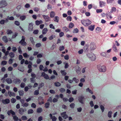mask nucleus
I'll list each match as a JSON object with an SVG mask.
<instances>
[{
  "mask_svg": "<svg viewBox=\"0 0 121 121\" xmlns=\"http://www.w3.org/2000/svg\"><path fill=\"white\" fill-rule=\"evenodd\" d=\"M82 24L85 26H88L91 23V22L88 19H83L81 21Z\"/></svg>",
  "mask_w": 121,
  "mask_h": 121,
  "instance_id": "obj_1",
  "label": "nucleus"
},
{
  "mask_svg": "<svg viewBox=\"0 0 121 121\" xmlns=\"http://www.w3.org/2000/svg\"><path fill=\"white\" fill-rule=\"evenodd\" d=\"M97 67L99 71L104 72L106 71V67L104 65L101 66L99 65L97 66Z\"/></svg>",
  "mask_w": 121,
  "mask_h": 121,
  "instance_id": "obj_2",
  "label": "nucleus"
},
{
  "mask_svg": "<svg viewBox=\"0 0 121 121\" xmlns=\"http://www.w3.org/2000/svg\"><path fill=\"white\" fill-rule=\"evenodd\" d=\"M22 39L20 41L19 43L21 44V45L23 46H25L27 45L25 41V38L24 36H22Z\"/></svg>",
  "mask_w": 121,
  "mask_h": 121,
  "instance_id": "obj_3",
  "label": "nucleus"
},
{
  "mask_svg": "<svg viewBox=\"0 0 121 121\" xmlns=\"http://www.w3.org/2000/svg\"><path fill=\"white\" fill-rule=\"evenodd\" d=\"M7 5V3L5 1L2 0L0 2V8L4 7Z\"/></svg>",
  "mask_w": 121,
  "mask_h": 121,
  "instance_id": "obj_4",
  "label": "nucleus"
},
{
  "mask_svg": "<svg viewBox=\"0 0 121 121\" xmlns=\"http://www.w3.org/2000/svg\"><path fill=\"white\" fill-rule=\"evenodd\" d=\"M78 98V100L79 102L82 104H83L85 99L83 96V95H81L79 96Z\"/></svg>",
  "mask_w": 121,
  "mask_h": 121,
  "instance_id": "obj_5",
  "label": "nucleus"
},
{
  "mask_svg": "<svg viewBox=\"0 0 121 121\" xmlns=\"http://www.w3.org/2000/svg\"><path fill=\"white\" fill-rule=\"evenodd\" d=\"M42 16L46 22H48L50 21L51 18L48 16L43 15Z\"/></svg>",
  "mask_w": 121,
  "mask_h": 121,
  "instance_id": "obj_6",
  "label": "nucleus"
},
{
  "mask_svg": "<svg viewBox=\"0 0 121 121\" xmlns=\"http://www.w3.org/2000/svg\"><path fill=\"white\" fill-rule=\"evenodd\" d=\"M26 111V108L24 109L22 108H20L19 110V113L21 115H22L23 114L24 112H25Z\"/></svg>",
  "mask_w": 121,
  "mask_h": 121,
  "instance_id": "obj_7",
  "label": "nucleus"
},
{
  "mask_svg": "<svg viewBox=\"0 0 121 121\" xmlns=\"http://www.w3.org/2000/svg\"><path fill=\"white\" fill-rule=\"evenodd\" d=\"M61 115L65 119H66L68 117V116L66 114V112H65L61 113Z\"/></svg>",
  "mask_w": 121,
  "mask_h": 121,
  "instance_id": "obj_8",
  "label": "nucleus"
},
{
  "mask_svg": "<svg viewBox=\"0 0 121 121\" xmlns=\"http://www.w3.org/2000/svg\"><path fill=\"white\" fill-rule=\"evenodd\" d=\"M2 102L3 104H9L10 103V101L9 99H3Z\"/></svg>",
  "mask_w": 121,
  "mask_h": 121,
  "instance_id": "obj_9",
  "label": "nucleus"
},
{
  "mask_svg": "<svg viewBox=\"0 0 121 121\" xmlns=\"http://www.w3.org/2000/svg\"><path fill=\"white\" fill-rule=\"evenodd\" d=\"M90 49L91 50H93L96 48V46L94 43H91L90 45Z\"/></svg>",
  "mask_w": 121,
  "mask_h": 121,
  "instance_id": "obj_10",
  "label": "nucleus"
},
{
  "mask_svg": "<svg viewBox=\"0 0 121 121\" xmlns=\"http://www.w3.org/2000/svg\"><path fill=\"white\" fill-rule=\"evenodd\" d=\"M33 24L32 23H29V26L28 28V30L30 31L32 30L33 29Z\"/></svg>",
  "mask_w": 121,
  "mask_h": 121,
  "instance_id": "obj_11",
  "label": "nucleus"
},
{
  "mask_svg": "<svg viewBox=\"0 0 121 121\" xmlns=\"http://www.w3.org/2000/svg\"><path fill=\"white\" fill-rule=\"evenodd\" d=\"M7 113L9 116H10L11 115V114L12 115H14L15 114V112L12 110L8 111L7 112Z\"/></svg>",
  "mask_w": 121,
  "mask_h": 121,
  "instance_id": "obj_12",
  "label": "nucleus"
},
{
  "mask_svg": "<svg viewBox=\"0 0 121 121\" xmlns=\"http://www.w3.org/2000/svg\"><path fill=\"white\" fill-rule=\"evenodd\" d=\"M13 82L15 84H19L21 82V81L20 79H19L16 78L14 79L13 80Z\"/></svg>",
  "mask_w": 121,
  "mask_h": 121,
  "instance_id": "obj_13",
  "label": "nucleus"
},
{
  "mask_svg": "<svg viewBox=\"0 0 121 121\" xmlns=\"http://www.w3.org/2000/svg\"><path fill=\"white\" fill-rule=\"evenodd\" d=\"M2 39L5 43H7L8 41V39L6 36H4L2 37Z\"/></svg>",
  "mask_w": 121,
  "mask_h": 121,
  "instance_id": "obj_14",
  "label": "nucleus"
},
{
  "mask_svg": "<svg viewBox=\"0 0 121 121\" xmlns=\"http://www.w3.org/2000/svg\"><path fill=\"white\" fill-rule=\"evenodd\" d=\"M8 94L10 97H11L12 96L15 97V93L13 92H11L10 91H9Z\"/></svg>",
  "mask_w": 121,
  "mask_h": 121,
  "instance_id": "obj_15",
  "label": "nucleus"
},
{
  "mask_svg": "<svg viewBox=\"0 0 121 121\" xmlns=\"http://www.w3.org/2000/svg\"><path fill=\"white\" fill-rule=\"evenodd\" d=\"M59 18L58 16H56L53 17V20L57 22H59Z\"/></svg>",
  "mask_w": 121,
  "mask_h": 121,
  "instance_id": "obj_16",
  "label": "nucleus"
},
{
  "mask_svg": "<svg viewBox=\"0 0 121 121\" xmlns=\"http://www.w3.org/2000/svg\"><path fill=\"white\" fill-rule=\"evenodd\" d=\"M50 17L51 18H53L55 15V13L54 11H51L50 13Z\"/></svg>",
  "mask_w": 121,
  "mask_h": 121,
  "instance_id": "obj_17",
  "label": "nucleus"
},
{
  "mask_svg": "<svg viewBox=\"0 0 121 121\" xmlns=\"http://www.w3.org/2000/svg\"><path fill=\"white\" fill-rule=\"evenodd\" d=\"M95 26V25L93 26L91 25L88 27V29L91 31H92L94 28Z\"/></svg>",
  "mask_w": 121,
  "mask_h": 121,
  "instance_id": "obj_18",
  "label": "nucleus"
},
{
  "mask_svg": "<svg viewBox=\"0 0 121 121\" xmlns=\"http://www.w3.org/2000/svg\"><path fill=\"white\" fill-rule=\"evenodd\" d=\"M6 81L8 84H11L12 82V80L10 78H7L6 80Z\"/></svg>",
  "mask_w": 121,
  "mask_h": 121,
  "instance_id": "obj_19",
  "label": "nucleus"
},
{
  "mask_svg": "<svg viewBox=\"0 0 121 121\" xmlns=\"http://www.w3.org/2000/svg\"><path fill=\"white\" fill-rule=\"evenodd\" d=\"M112 48L113 50L115 52H117L118 50L117 49V47L116 46L115 44H114L113 45L112 47Z\"/></svg>",
  "mask_w": 121,
  "mask_h": 121,
  "instance_id": "obj_20",
  "label": "nucleus"
},
{
  "mask_svg": "<svg viewBox=\"0 0 121 121\" xmlns=\"http://www.w3.org/2000/svg\"><path fill=\"white\" fill-rule=\"evenodd\" d=\"M43 22L42 20L38 21L37 20L35 21V24L37 25H39V24L42 23Z\"/></svg>",
  "mask_w": 121,
  "mask_h": 121,
  "instance_id": "obj_21",
  "label": "nucleus"
},
{
  "mask_svg": "<svg viewBox=\"0 0 121 121\" xmlns=\"http://www.w3.org/2000/svg\"><path fill=\"white\" fill-rule=\"evenodd\" d=\"M105 3L104 2L100 1L99 2V6L100 7L105 6Z\"/></svg>",
  "mask_w": 121,
  "mask_h": 121,
  "instance_id": "obj_22",
  "label": "nucleus"
},
{
  "mask_svg": "<svg viewBox=\"0 0 121 121\" xmlns=\"http://www.w3.org/2000/svg\"><path fill=\"white\" fill-rule=\"evenodd\" d=\"M62 29L63 31L66 32H67L69 31V29L65 26L63 27Z\"/></svg>",
  "mask_w": 121,
  "mask_h": 121,
  "instance_id": "obj_23",
  "label": "nucleus"
},
{
  "mask_svg": "<svg viewBox=\"0 0 121 121\" xmlns=\"http://www.w3.org/2000/svg\"><path fill=\"white\" fill-rule=\"evenodd\" d=\"M48 31V29L47 28H44L42 30V33L43 35L46 34Z\"/></svg>",
  "mask_w": 121,
  "mask_h": 121,
  "instance_id": "obj_24",
  "label": "nucleus"
},
{
  "mask_svg": "<svg viewBox=\"0 0 121 121\" xmlns=\"http://www.w3.org/2000/svg\"><path fill=\"white\" fill-rule=\"evenodd\" d=\"M26 18V17L25 15H22L20 16V18L21 21L24 20Z\"/></svg>",
  "mask_w": 121,
  "mask_h": 121,
  "instance_id": "obj_25",
  "label": "nucleus"
},
{
  "mask_svg": "<svg viewBox=\"0 0 121 121\" xmlns=\"http://www.w3.org/2000/svg\"><path fill=\"white\" fill-rule=\"evenodd\" d=\"M60 72L62 76H65L67 74L65 72V70H61Z\"/></svg>",
  "mask_w": 121,
  "mask_h": 121,
  "instance_id": "obj_26",
  "label": "nucleus"
},
{
  "mask_svg": "<svg viewBox=\"0 0 121 121\" xmlns=\"http://www.w3.org/2000/svg\"><path fill=\"white\" fill-rule=\"evenodd\" d=\"M54 85L58 87L61 85V84L59 82H55Z\"/></svg>",
  "mask_w": 121,
  "mask_h": 121,
  "instance_id": "obj_27",
  "label": "nucleus"
},
{
  "mask_svg": "<svg viewBox=\"0 0 121 121\" xmlns=\"http://www.w3.org/2000/svg\"><path fill=\"white\" fill-rule=\"evenodd\" d=\"M30 40L31 42V43L33 45H35V42L34 41L33 38L32 37H31L30 38Z\"/></svg>",
  "mask_w": 121,
  "mask_h": 121,
  "instance_id": "obj_28",
  "label": "nucleus"
},
{
  "mask_svg": "<svg viewBox=\"0 0 121 121\" xmlns=\"http://www.w3.org/2000/svg\"><path fill=\"white\" fill-rule=\"evenodd\" d=\"M101 30V28L99 27H97L96 29V33H98L100 32Z\"/></svg>",
  "mask_w": 121,
  "mask_h": 121,
  "instance_id": "obj_29",
  "label": "nucleus"
},
{
  "mask_svg": "<svg viewBox=\"0 0 121 121\" xmlns=\"http://www.w3.org/2000/svg\"><path fill=\"white\" fill-rule=\"evenodd\" d=\"M9 56L11 58H13L14 57L15 54L14 53L11 52L9 54Z\"/></svg>",
  "mask_w": 121,
  "mask_h": 121,
  "instance_id": "obj_30",
  "label": "nucleus"
},
{
  "mask_svg": "<svg viewBox=\"0 0 121 121\" xmlns=\"http://www.w3.org/2000/svg\"><path fill=\"white\" fill-rule=\"evenodd\" d=\"M92 56L91 58L90 59L92 60V61H94L96 59V57L95 55L93 54H92Z\"/></svg>",
  "mask_w": 121,
  "mask_h": 121,
  "instance_id": "obj_31",
  "label": "nucleus"
},
{
  "mask_svg": "<svg viewBox=\"0 0 121 121\" xmlns=\"http://www.w3.org/2000/svg\"><path fill=\"white\" fill-rule=\"evenodd\" d=\"M50 103L49 102H48L46 103L45 104V107L47 108H48L50 105Z\"/></svg>",
  "mask_w": 121,
  "mask_h": 121,
  "instance_id": "obj_32",
  "label": "nucleus"
},
{
  "mask_svg": "<svg viewBox=\"0 0 121 121\" xmlns=\"http://www.w3.org/2000/svg\"><path fill=\"white\" fill-rule=\"evenodd\" d=\"M43 111L42 109L41 108H39L37 109V112L38 113H40Z\"/></svg>",
  "mask_w": 121,
  "mask_h": 121,
  "instance_id": "obj_33",
  "label": "nucleus"
},
{
  "mask_svg": "<svg viewBox=\"0 0 121 121\" xmlns=\"http://www.w3.org/2000/svg\"><path fill=\"white\" fill-rule=\"evenodd\" d=\"M76 71L78 74H80L81 73L80 68L78 67V69H76Z\"/></svg>",
  "mask_w": 121,
  "mask_h": 121,
  "instance_id": "obj_34",
  "label": "nucleus"
},
{
  "mask_svg": "<svg viewBox=\"0 0 121 121\" xmlns=\"http://www.w3.org/2000/svg\"><path fill=\"white\" fill-rule=\"evenodd\" d=\"M116 10V8L114 7H112L110 12L111 13H112L113 12H115Z\"/></svg>",
  "mask_w": 121,
  "mask_h": 121,
  "instance_id": "obj_35",
  "label": "nucleus"
},
{
  "mask_svg": "<svg viewBox=\"0 0 121 121\" xmlns=\"http://www.w3.org/2000/svg\"><path fill=\"white\" fill-rule=\"evenodd\" d=\"M13 32L11 30L8 29L6 31V33L8 35H10L13 33Z\"/></svg>",
  "mask_w": 121,
  "mask_h": 121,
  "instance_id": "obj_36",
  "label": "nucleus"
},
{
  "mask_svg": "<svg viewBox=\"0 0 121 121\" xmlns=\"http://www.w3.org/2000/svg\"><path fill=\"white\" fill-rule=\"evenodd\" d=\"M21 119L25 121L27 120V118L26 116L23 115Z\"/></svg>",
  "mask_w": 121,
  "mask_h": 121,
  "instance_id": "obj_37",
  "label": "nucleus"
},
{
  "mask_svg": "<svg viewBox=\"0 0 121 121\" xmlns=\"http://www.w3.org/2000/svg\"><path fill=\"white\" fill-rule=\"evenodd\" d=\"M86 92H88L89 93H91V94H93V92L92 91L89 89V88H88L86 89Z\"/></svg>",
  "mask_w": 121,
  "mask_h": 121,
  "instance_id": "obj_38",
  "label": "nucleus"
},
{
  "mask_svg": "<svg viewBox=\"0 0 121 121\" xmlns=\"http://www.w3.org/2000/svg\"><path fill=\"white\" fill-rule=\"evenodd\" d=\"M19 95L21 96H22L24 94V91L22 90H20L18 91Z\"/></svg>",
  "mask_w": 121,
  "mask_h": 121,
  "instance_id": "obj_39",
  "label": "nucleus"
},
{
  "mask_svg": "<svg viewBox=\"0 0 121 121\" xmlns=\"http://www.w3.org/2000/svg\"><path fill=\"white\" fill-rule=\"evenodd\" d=\"M73 81H74L76 83H78L79 81V80L78 79H77L75 77H74L72 79Z\"/></svg>",
  "mask_w": 121,
  "mask_h": 121,
  "instance_id": "obj_40",
  "label": "nucleus"
},
{
  "mask_svg": "<svg viewBox=\"0 0 121 121\" xmlns=\"http://www.w3.org/2000/svg\"><path fill=\"white\" fill-rule=\"evenodd\" d=\"M12 116L13 117V119L14 120V121H17L18 120L19 118L16 116H13V115H12Z\"/></svg>",
  "mask_w": 121,
  "mask_h": 121,
  "instance_id": "obj_41",
  "label": "nucleus"
},
{
  "mask_svg": "<svg viewBox=\"0 0 121 121\" xmlns=\"http://www.w3.org/2000/svg\"><path fill=\"white\" fill-rule=\"evenodd\" d=\"M78 30L77 28L74 29L73 31V33H78Z\"/></svg>",
  "mask_w": 121,
  "mask_h": 121,
  "instance_id": "obj_42",
  "label": "nucleus"
},
{
  "mask_svg": "<svg viewBox=\"0 0 121 121\" xmlns=\"http://www.w3.org/2000/svg\"><path fill=\"white\" fill-rule=\"evenodd\" d=\"M93 54V53H89L87 54V55L88 58H89V59H90L91 58L92 56V54Z\"/></svg>",
  "mask_w": 121,
  "mask_h": 121,
  "instance_id": "obj_43",
  "label": "nucleus"
},
{
  "mask_svg": "<svg viewBox=\"0 0 121 121\" xmlns=\"http://www.w3.org/2000/svg\"><path fill=\"white\" fill-rule=\"evenodd\" d=\"M74 26V24L72 23H70L69 25V28L71 29Z\"/></svg>",
  "mask_w": 121,
  "mask_h": 121,
  "instance_id": "obj_44",
  "label": "nucleus"
},
{
  "mask_svg": "<svg viewBox=\"0 0 121 121\" xmlns=\"http://www.w3.org/2000/svg\"><path fill=\"white\" fill-rule=\"evenodd\" d=\"M34 111L32 109H30L28 110V114L32 113Z\"/></svg>",
  "mask_w": 121,
  "mask_h": 121,
  "instance_id": "obj_45",
  "label": "nucleus"
},
{
  "mask_svg": "<svg viewBox=\"0 0 121 121\" xmlns=\"http://www.w3.org/2000/svg\"><path fill=\"white\" fill-rule=\"evenodd\" d=\"M39 90H35L34 92V94L35 95H38L39 94Z\"/></svg>",
  "mask_w": 121,
  "mask_h": 121,
  "instance_id": "obj_46",
  "label": "nucleus"
},
{
  "mask_svg": "<svg viewBox=\"0 0 121 121\" xmlns=\"http://www.w3.org/2000/svg\"><path fill=\"white\" fill-rule=\"evenodd\" d=\"M61 93H63L65 91V89L63 88H61L59 89Z\"/></svg>",
  "mask_w": 121,
  "mask_h": 121,
  "instance_id": "obj_47",
  "label": "nucleus"
},
{
  "mask_svg": "<svg viewBox=\"0 0 121 121\" xmlns=\"http://www.w3.org/2000/svg\"><path fill=\"white\" fill-rule=\"evenodd\" d=\"M7 62L5 60L2 61L1 62V64L2 65H5L7 64Z\"/></svg>",
  "mask_w": 121,
  "mask_h": 121,
  "instance_id": "obj_48",
  "label": "nucleus"
},
{
  "mask_svg": "<svg viewBox=\"0 0 121 121\" xmlns=\"http://www.w3.org/2000/svg\"><path fill=\"white\" fill-rule=\"evenodd\" d=\"M18 50L19 53L20 54H22V51L20 46H19L18 47Z\"/></svg>",
  "mask_w": 121,
  "mask_h": 121,
  "instance_id": "obj_49",
  "label": "nucleus"
},
{
  "mask_svg": "<svg viewBox=\"0 0 121 121\" xmlns=\"http://www.w3.org/2000/svg\"><path fill=\"white\" fill-rule=\"evenodd\" d=\"M39 9V8L37 7H35L34 9V11L36 12H38Z\"/></svg>",
  "mask_w": 121,
  "mask_h": 121,
  "instance_id": "obj_50",
  "label": "nucleus"
},
{
  "mask_svg": "<svg viewBox=\"0 0 121 121\" xmlns=\"http://www.w3.org/2000/svg\"><path fill=\"white\" fill-rule=\"evenodd\" d=\"M41 46V44L40 43H37L35 45V46L37 48H39Z\"/></svg>",
  "mask_w": 121,
  "mask_h": 121,
  "instance_id": "obj_51",
  "label": "nucleus"
},
{
  "mask_svg": "<svg viewBox=\"0 0 121 121\" xmlns=\"http://www.w3.org/2000/svg\"><path fill=\"white\" fill-rule=\"evenodd\" d=\"M23 56L25 58H27L29 57V55H27V53H24L23 54Z\"/></svg>",
  "mask_w": 121,
  "mask_h": 121,
  "instance_id": "obj_52",
  "label": "nucleus"
},
{
  "mask_svg": "<svg viewBox=\"0 0 121 121\" xmlns=\"http://www.w3.org/2000/svg\"><path fill=\"white\" fill-rule=\"evenodd\" d=\"M36 105L34 103H32L31 105V107L34 108H35L36 107Z\"/></svg>",
  "mask_w": 121,
  "mask_h": 121,
  "instance_id": "obj_53",
  "label": "nucleus"
},
{
  "mask_svg": "<svg viewBox=\"0 0 121 121\" xmlns=\"http://www.w3.org/2000/svg\"><path fill=\"white\" fill-rule=\"evenodd\" d=\"M25 83H23V82H22L21 83V84H20V86L21 88H24L25 87Z\"/></svg>",
  "mask_w": 121,
  "mask_h": 121,
  "instance_id": "obj_54",
  "label": "nucleus"
},
{
  "mask_svg": "<svg viewBox=\"0 0 121 121\" xmlns=\"http://www.w3.org/2000/svg\"><path fill=\"white\" fill-rule=\"evenodd\" d=\"M14 24L17 26H19L20 24L19 22L18 21H15L14 22Z\"/></svg>",
  "mask_w": 121,
  "mask_h": 121,
  "instance_id": "obj_55",
  "label": "nucleus"
},
{
  "mask_svg": "<svg viewBox=\"0 0 121 121\" xmlns=\"http://www.w3.org/2000/svg\"><path fill=\"white\" fill-rule=\"evenodd\" d=\"M39 30H34L33 33L35 34H37L39 33Z\"/></svg>",
  "mask_w": 121,
  "mask_h": 121,
  "instance_id": "obj_56",
  "label": "nucleus"
},
{
  "mask_svg": "<svg viewBox=\"0 0 121 121\" xmlns=\"http://www.w3.org/2000/svg\"><path fill=\"white\" fill-rule=\"evenodd\" d=\"M65 49V48L63 46H61L59 47V50L60 51H62L63 50Z\"/></svg>",
  "mask_w": 121,
  "mask_h": 121,
  "instance_id": "obj_57",
  "label": "nucleus"
},
{
  "mask_svg": "<svg viewBox=\"0 0 121 121\" xmlns=\"http://www.w3.org/2000/svg\"><path fill=\"white\" fill-rule=\"evenodd\" d=\"M64 35V33L63 32H60L59 34V36L60 37H62Z\"/></svg>",
  "mask_w": 121,
  "mask_h": 121,
  "instance_id": "obj_58",
  "label": "nucleus"
},
{
  "mask_svg": "<svg viewBox=\"0 0 121 121\" xmlns=\"http://www.w3.org/2000/svg\"><path fill=\"white\" fill-rule=\"evenodd\" d=\"M49 27H50V28H51L52 29H55V28L54 26H53V25L52 24H50L49 25Z\"/></svg>",
  "mask_w": 121,
  "mask_h": 121,
  "instance_id": "obj_59",
  "label": "nucleus"
},
{
  "mask_svg": "<svg viewBox=\"0 0 121 121\" xmlns=\"http://www.w3.org/2000/svg\"><path fill=\"white\" fill-rule=\"evenodd\" d=\"M44 77L46 79L50 80V79H49V77L48 75L47 74Z\"/></svg>",
  "mask_w": 121,
  "mask_h": 121,
  "instance_id": "obj_60",
  "label": "nucleus"
},
{
  "mask_svg": "<svg viewBox=\"0 0 121 121\" xmlns=\"http://www.w3.org/2000/svg\"><path fill=\"white\" fill-rule=\"evenodd\" d=\"M64 59L66 60H68L69 59V56L68 55H66L65 56Z\"/></svg>",
  "mask_w": 121,
  "mask_h": 121,
  "instance_id": "obj_61",
  "label": "nucleus"
},
{
  "mask_svg": "<svg viewBox=\"0 0 121 121\" xmlns=\"http://www.w3.org/2000/svg\"><path fill=\"white\" fill-rule=\"evenodd\" d=\"M112 113V112L109 111L108 114V116L109 117H111V114Z\"/></svg>",
  "mask_w": 121,
  "mask_h": 121,
  "instance_id": "obj_62",
  "label": "nucleus"
},
{
  "mask_svg": "<svg viewBox=\"0 0 121 121\" xmlns=\"http://www.w3.org/2000/svg\"><path fill=\"white\" fill-rule=\"evenodd\" d=\"M75 106V104L73 103H71L70 105V106L72 108H73Z\"/></svg>",
  "mask_w": 121,
  "mask_h": 121,
  "instance_id": "obj_63",
  "label": "nucleus"
},
{
  "mask_svg": "<svg viewBox=\"0 0 121 121\" xmlns=\"http://www.w3.org/2000/svg\"><path fill=\"white\" fill-rule=\"evenodd\" d=\"M72 17L70 16H68L67 17V20L68 21H71Z\"/></svg>",
  "mask_w": 121,
  "mask_h": 121,
  "instance_id": "obj_64",
  "label": "nucleus"
}]
</instances>
